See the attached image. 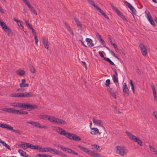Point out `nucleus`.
<instances>
[{
  "mask_svg": "<svg viewBox=\"0 0 157 157\" xmlns=\"http://www.w3.org/2000/svg\"><path fill=\"white\" fill-rule=\"evenodd\" d=\"M99 54L100 55V56L101 58H103V59L105 58L104 55L101 51H100L99 52Z\"/></svg>",
  "mask_w": 157,
  "mask_h": 157,
  "instance_id": "nucleus-63",
  "label": "nucleus"
},
{
  "mask_svg": "<svg viewBox=\"0 0 157 157\" xmlns=\"http://www.w3.org/2000/svg\"><path fill=\"white\" fill-rule=\"evenodd\" d=\"M57 155L61 157H66L67 156L65 154L59 151H58Z\"/></svg>",
  "mask_w": 157,
  "mask_h": 157,
  "instance_id": "nucleus-40",
  "label": "nucleus"
},
{
  "mask_svg": "<svg viewBox=\"0 0 157 157\" xmlns=\"http://www.w3.org/2000/svg\"><path fill=\"white\" fill-rule=\"evenodd\" d=\"M93 121L95 125H98L100 126H102L103 123L101 120H97L95 117L93 118Z\"/></svg>",
  "mask_w": 157,
  "mask_h": 157,
  "instance_id": "nucleus-11",
  "label": "nucleus"
},
{
  "mask_svg": "<svg viewBox=\"0 0 157 157\" xmlns=\"http://www.w3.org/2000/svg\"><path fill=\"white\" fill-rule=\"evenodd\" d=\"M4 30L6 33L9 36H12L13 34V32L11 29H10L7 26L5 27Z\"/></svg>",
  "mask_w": 157,
  "mask_h": 157,
  "instance_id": "nucleus-13",
  "label": "nucleus"
},
{
  "mask_svg": "<svg viewBox=\"0 0 157 157\" xmlns=\"http://www.w3.org/2000/svg\"><path fill=\"white\" fill-rule=\"evenodd\" d=\"M74 20L77 26L81 30H82V24L76 17L74 18Z\"/></svg>",
  "mask_w": 157,
  "mask_h": 157,
  "instance_id": "nucleus-17",
  "label": "nucleus"
},
{
  "mask_svg": "<svg viewBox=\"0 0 157 157\" xmlns=\"http://www.w3.org/2000/svg\"><path fill=\"white\" fill-rule=\"evenodd\" d=\"M139 46L142 55L144 56H145L147 54V51L145 45L143 44H139Z\"/></svg>",
  "mask_w": 157,
  "mask_h": 157,
  "instance_id": "nucleus-7",
  "label": "nucleus"
},
{
  "mask_svg": "<svg viewBox=\"0 0 157 157\" xmlns=\"http://www.w3.org/2000/svg\"><path fill=\"white\" fill-rule=\"evenodd\" d=\"M33 96V94L32 92H25L24 93H22V97L29 98Z\"/></svg>",
  "mask_w": 157,
  "mask_h": 157,
  "instance_id": "nucleus-14",
  "label": "nucleus"
},
{
  "mask_svg": "<svg viewBox=\"0 0 157 157\" xmlns=\"http://www.w3.org/2000/svg\"><path fill=\"white\" fill-rule=\"evenodd\" d=\"M40 148V147L37 145H34L32 144L30 148L33 149L37 150L39 151V149Z\"/></svg>",
  "mask_w": 157,
  "mask_h": 157,
  "instance_id": "nucleus-36",
  "label": "nucleus"
},
{
  "mask_svg": "<svg viewBox=\"0 0 157 157\" xmlns=\"http://www.w3.org/2000/svg\"><path fill=\"white\" fill-rule=\"evenodd\" d=\"M49 116L45 114H40L38 115V117L40 119H48Z\"/></svg>",
  "mask_w": 157,
  "mask_h": 157,
  "instance_id": "nucleus-25",
  "label": "nucleus"
},
{
  "mask_svg": "<svg viewBox=\"0 0 157 157\" xmlns=\"http://www.w3.org/2000/svg\"><path fill=\"white\" fill-rule=\"evenodd\" d=\"M117 14L122 19L126 21H127V19L121 13V12L120 11L119 13H117Z\"/></svg>",
  "mask_w": 157,
  "mask_h": 157,
  "instance_id": "nucleus-41",
  "label": "nucleus"
},
{
  "mask_svg": "<svg viewBox=\"0 0 157 157\" xmlns=\"http://www.w3.org/2000/svg\"><path fill=\"white\" fill-rule=\"evenodd\" d=\"M124 2L126 3V6L129 8L132 11V14L136 15V11L134 8L129 3L126 1H124Z\"/></svg>",
  "mask_w": 157,
  "mask_h": 157,
  "instance_id": "nucleus-9",
  "label": "nucleus"
},
{
  "mask_svg": "<svg viewBox=\"0 0 157 157\" xmlns=\"http://www.w3.org/2000/svg\"><path fill=\"white\" fill-rule=\"evenodd\" d=\"M149 147L150 150L153 152L154 154H155L156 152H157V150L154 147L150 145L149 146Z\"/></svg>",
  "mask_w": 157,
  "mask_h": 157,
  "instance_id": "nucleus-45",
  "label": "nucleus"
},
{
  "mask_svg": "<svg viewBox=\"0 0 157 157\" xmlns=\"http://www.w3.org/2000/svg\"><path fill=\"white\" fill-rule=\"evenodd\" d=\"M103 59L105 61H107L111 65L113 66L115 65V64L109 58L105 57V58H104Z\"/></svg>",
  "mask_w": 157,
  "mask_h": 157,
  "instance_id": "nucleus-33",
  "label": "nucleus"
},
{
  "mask_svg": "<svg viewBox=\"0 0 157 157\" xmlns=\"http://www.w3.org/2000/svg\"><path fill=\"white\" fill-rule=\"evenodd\" d=\"M57 147H59L62 151L67 153L69 149V148L66 147L64 146L61 145H58Z\"/></svg>",
  "mask_w": 157,
  "mask_h": 157,
  "instance_id": "nucleus-22",
  "label": "nucleus"
},
{
  "mask_svg": "<svg viewBox=\"0 0 157 157\" xmlns=\"http://www.w3.org/2000/svg\"><path fill=\"white\" fill-rule=\"evenodd\" d=\"M32 144H30L28 143H25V144H23L21 145L22 146V147L24 148L25 147V146L27 148H31Z\"/></svg>",
  "mask_w": 157,
  "mask_h": 157,
  "instance_id": "nucleus-34",
  "label": "nucleus"
},
{
  "mask_svg": "<svg viewBox=\"0 0 157 157\" xmlns=\"http://www.w3.org/2000/svg\"><path fill=\"white\" fill-rule=\"evenodd\" d=\"M32 31V33H33L34 35V36H36L37 34H36V32L34 30L33 28H32V29H31Z\"/></svg>",
  "mask_w": 157,
  "mask_h": 157,
  "instance_id": "nucleus-62",
  "label": "nucleus"
},
{
  "mask_svg": "<svg viewBox=\"0 0 157 157\" xmlns=\"http://www.w3.org/2000/svg\"><path fill=\"white\" fill-rule=\"evenodd\" d=\"M105 85L107 87H109V85L110 83V81L109 79H107L105 81Z\"/></svg>",
  "mask_w": 157,
  "mask_h": 157,
  "instance_id": "nucleus-51",
  "label": "nucleus"
},
{
  "mask_svg": "<svg viewBox=\"0 0 157 157\" xmlns=\"http://www.w3.org/2000/svg\"><path fill=\"white\" fill-rule=\"evenodd\" d=\"M0 143L2 144L3 145L5 146L8 149L11 150L10 146L6 144L4 141L2 140L1 139H0Z\"/></svg>",
  "mask_w": 157,
  "mask_h": 157,
  "instance_id": "nucleus-31",
  "label": "nucleus"
},
{
  "mask_svg": "<svg viewBox=\"0 0 157 157\" xmlns=\"http://www.w3.org/2000/svg\"><path fill=\"white\" fill-rule=\"evenodd\" d=\"M20 115L23 114V115H27L28 114V112L26 111H21L20 113Z\"/></svg>",
  "mask_w": 157,
  "mask_h": 157,
  "instance_id": "nucleus-59",
  "label": "nucleus"
},
{
  "mask_svg": "<svg viewBox=\"0 0 157 157\" xmlns=\"http://www.w3.org/2000/svg\"><path fill=\"white\" fill-rule=\"evenodd\" d=\"M99 41V42L102 44L104 45L105 43V41L102 38H100L98 39Z\"/></svg>",
  "mask_w": 157,
  "mask_h": 157,
  "instance_id": "nucleus-60",
  "label": "nucleus"
},
{
  "mask_svg": "<svg viewBox=\"0 0 157 157\" xmlns=\"http://www.w3.org/2000/svg\"><path fill=\"white\" fill-rule=\"evenodd\" d=\"M12 129H11L10 130L12 131L13 132H14L15 133H17L18 134H21V133L19 130H16L14 129H13V128L12 127Z\"/></svg>",
  "mask_w": 157,
  "mask_h": 157,
  "instance_id": "nucleus-50",
  "label": "nucleus"
},
{
  "mask_svg": "<svg viewBox=\"0 0 157 157\" xmlns=\"http://www.w3.org/2000/svg\"><path fill=\"white\" fill-rule=\"evenodd\" d=\"M150 23L154 27L155 26V23L154 21L152 20H150L149 21Z\"/></svg>",
  "mask_w": 157,
  "mask_h": 157,
  "instance_id": "nucleus-57",
  "label": "nucleus"
},
{
  "mask_svg": "<svg viewBox=\"0 0 157 157\" xmlns=\"http://www.w3.org/2000/svg\"><path fill=\"white\" fill-rule=\"evenodd\" d=\"M43 43L45 48L46 49H48V48L49 46L48 40L46 39H44L43 40Z\"/></svg>",
  "mask_w": 157,
  "mask_h": 157,
  "instance_id": "nucleus-27",
  "label": "nucleus"
},
{
  "mask_svg": "<svg viewBox=\"0 0 157 157\" xmlns=\"http://www.w3.org/2000/svg\"><path fill=\"white\" fill-rule=\"evenodd\" d=\"M69 153H71L73 155H78V153L77 152L75 151L74 150L71 149L70 148L69 149L68 152Z\"/></svg>",
  "mask_w": 157,
  "mask_h": 157,
  "instance_id": "nucleus-39",
  "label": "nucleus"
},
{
  "mask_svg": "<svg viewBox=\"0 0 157 157\" xmlns=\"http://www.w3.org/2000/svg\"><path fill=\"white\" fill-rule=\"evenodd\" d=\"M78 147L80 149H81L84 152H85V153L86 152V151L88 149L87 148H86V147H83L81 145H78Z\"/></svg>",
  "mask_w": 157,
  "mask_h": 157,
  "instance_id": "nucleus-37",
  "label": "nucleus"
},
{
  "mask_svg": "<svg viewBox=\"0 0 157 157\" xmlns=\"http://www.w3.org/2000/svg\"><path fill=\"white\" fill-rule=\"evenodd\" d=\"M95 35L98 39L101 37V35L97 32L95 33Z\"/></svg>",
  "mask_w": 157,
  "mask_h": 157,
  "instance_id": "nucleus-58",
  "label": "nucleus"
},
{
  "mask_svg": "<svg viewBox=\"0 0 157 157\" xmlns=\"http://www.w3.org/2000/svg\"><path fill=\"white\" fill-rule=\"evenodd\" d=\"M18 152L20 154L23 156H24L26 154V152H24L22 150L20 149L18 150Z\"/></svg>",
  "mask_w": 157,
  "mask_h": 157,
  "instance_id": "nucleus-43",
  "label": "nucleus"
},
{
  "mask_svg": "<svg viewBox=\"0 0 157 157\" xmlns=\"http://www.w3.org/2000/svg\"><path fill=\"white\" fill-rule=\"evenodd\" d=\"M26 26L27 27L30 29L33 28L31 25L29 23V22H28L26 20H25Z\"/></svg>",
  "mask_w": 157,
  "mask_h": 157,
  "instance_id": "nucleus-47",
  "label": "nucleus"
},
{
  "mask_svg": "<svg viewBox=\"0 0 157 157\" xmlns=\"http://www.w3.org/2000/svg\"><path fill=\"white\" fill-rule=\"evenodd\" d=\"M151 88L153 91L156 90L154 84H152L151 85Z\"/></svg>",
  "mask_w": 157,
  "mask_h": 157,
  "instance_id": "nucleus-64",
  "label": "nucleus"
},
{
  "mask_svg": "<svg viewBox=\"0 0 157 157\" xmlns=\"http://www.w3.org/2000/svg\"><path fill=\"white\" fill-rule=\"evenodd\" d=\"M30 71L33 73H35V70L33 66H30Z\"/></svg>",
  "mask_w": 157,
  "mask_h": 157,
  "instance_id": "nucleus-54",
  "label": "nucleus"
},
{
  "mask_svg": "<svg viewBox=\"0 0 157 157\" xmlns=\"http://www.w3.org/2000/svg\"><path fill=\"white\" fill-rule=\"evenodd\" d=\"M91 148L93 149L94 151H96L98 150L100 147L96 144L92 145H91Z\"/></svg>",
  "mask_w": 157,
  "mask_h": 157,
  "instance_id": "nucleus-28",
  "label": "nucleus"
},
{
  "mask_svg": "<svg viewBox=\"0 0 157 157\" xmlns=\"http://www.w3.org/2000/svg\"><path fill=\"white\" fill-rule=\"evenodd\" d=\"M10 96L14 97H22V93L12 94L10 95Z\"/></svg>",
  "mask_w": 157,
  "mask_h": 157,
  "instance_id": "nucleus-29",
  "label": "nucleus"
},
{
  "mask_svg": "<svg viewBox=\"0 0 157 157\" xmlns=\"http://www.w3.org/2000/svg\"><path fill=\"white\" fill-rule=\"evenodd\" d=\"M116 152L121 156L124 155L126 149L124 147L118 146L114 148Z\"/></svg>",
  "mask_w": 157,
  "mask_h": 157,
  "instance_id": "nucleus-5",
  "label": "nucleus"
},
{
  "mask_svg": "<svg viewBox=\"0 0 157 157\" xmlns=\"http://www.w3.org/2000/svg\"><path fill=\"white\" fill-rule=\"evenodd\" d=\"M50 117L51 116H49L48 118V120L50 122L63 125H65L67 124L65 121H63L61 119L55 118L53 117H52L51 118H50Z\"/></svg>",
  "mask_w": 157,
  "mask_h": 157,
  "instance_id": "nucleus-2",
  "label": "nucleus"
},
{
  "mask_svg": "<svg viewBox=\"0 0 157 157\" xmlns=\"http://www.w3.org/2000/svg\"><path fill=\"white\" fill-rule=\"evenodd\" d=\"M25 3L26 5L28 6V7L30 9L32 6L28 2L27 0H23Z\"/></svg>",
  "mask_w": 157,
  "mask_h": 157,
  "instance_id": "nucleus-49",
  "label": "nucleus"
},
{
  "mask_svg": "<svg viewBox=\"0 0 157 157\" xmlns=\"http://www.w3.org/2000/svg\"><path fill=\"white\" fill-rule=\"evenodd\" d=\"M110 5L112 7L113 9V10H115L117 13H119V12L120 11L117 8V7L114 6L113 5L112 3H110Z\"/></svg>",
  "mask_w": 157,
  "mask_h": 157,
  "instance_id": "nucleus-46",
  "label": "nucleus"
},
{
  "mask_svg": "<svg viewBox=\"0 0 157 157\" xmlns=\"http://www.w3.org/2000/svg\"><path fill=\"white\" fill-rule=\"evenodd\" d=\"M92 156L94 157H102L101 155H100V154H99L98 153H95L94 152Z\"/></svg>",
  "mask_w": 157,
  "mask_h": 157,
  "instance_id": "nucleus-53",
  "label": "nucleus"
},
{
  "mask_svg": "<svg viewBox=\"0 0 157 157\" xmlns=\"http://www.w3.org/2000/svg\"><path fill=\"white\" fill-rule=\"evenodd\" d=\"M153 115L155 117V118L157 119V112H154L153 113Z\"/></svg>",
  "mask_w": 157,
  "mask_h": 157,
  "instance_id": "nucleus-61",
  "label": "nucleus"
},
{
  "mask_svg": "<svg viewBox=\"0 0 157 157\" xmlns=\"http://www.w3.org/2000/svg\"><path fill=\"white\" fill-rule=\"evenodd\" d=\"M19 107L23 108L24 110L27 109L29 111H31L35 109H37V106L36 105H32L29 103L25 104L19 102Z\"/></svg>",
  "mask_w": 157,
  "mask_h": 157,
  "instance_id": "nucleus-1",
  "label": "nucleus"
},
{
  "mask_svg": "<svg viewBox=\"0 0 157 157\" xmlns=\"http://www.w3.org/2000/svg\"><path fill=\"white\" fill-rule=\"evenodd\" d=\"M25 71L21 69H19L17 71V74L20 76H23L25 74Z\"/></svg>",
  "mask_w": 157,
  "mask_h": 157,
  "instance_id": "nucleus-26",
  "label": "nucleus"
},
{
  "mask_svg": "<svg viewBox=\"0 0 157 157\" xmlns=\"http://www.w3.org/2000/svg\"><path fill=\"white\" fill-rule=\"evenodd\" d=\"M13 20L17 23L18 25L19 26V27H21L22 29H23V27L22 26V24H21L22 22L20 20H16L15 17H13Z\"/></svg>",
  "mask_w": 157,
  "mask_h": 157,
  "instance_id": "nucleus-35",
  "label": "nucleus"
},
{
  "mask_svg": "<svg viewBox=\"0 0 157 157\" xmlns=\"http://www.w3.org/2000/svg\"><path fill=\"white\" fill-rule=\"evenodd\" d=\"M89 2L93 6H94L99 12L102 15L105 13L97 5L95 4L91 0H88Z\"/></svg>",
  "mask_w": 157,
  "mask_h": 157,
  "instance_id": "nucleus-8",
  "label": "nucleus"
},
{
  "mask_svg": "<svg viewBox=\"0 0 157 157\" xmlns=\"http://www.w3.org/2000/svg\"><path fill=\"white\" fill-rule=\"evenodd\" d=\"M64 24L66 28L68 30V31L71 33V34L72 35H74V33L72 30L71 27L66 22H64Z\"/></svg>",
  "mask_w": 157,
  "mask_h": 157,
  "instance_id": "nucleus-20",
  "label": "nucleus"
},
{
  "mask_svg": "<svg viewBox=\"0 0 157 157\" xmlns=\"http://www.w3.org/2000/svg\"><path fill=\"white\" fill-rule=\"evenodd\" d=\"M92 131H91L90 133L92 135H96L98 133L99 135H100L101 133L99 132L98 129L96 128H91Z\"/></svg>",
  "mask_w": 157,
  "mask_h": 157,
  "instance_id": "nucleus-15",
  "label": "nucleus"
},
{
  "mask_svg": "<svg viewBox=\"0 0 157 157\" xmlns=\"http://www.w3.org/2000/svg\"><path fill=\"white\" fill-rule=\"evenodd\" d=\"M19 102H14L10 103V105L14 107H19Z\"/></svg>",
  "mask_w": 157,
  "mask_h": 157,
  "instance_id": "nucleus-42",
  "label": "nucleus"
},
{
  "mask_svg": "<svg viewBox=\"0 0 157 157\" xmlns=\"http://www.w3.org/2000/svg\"><path fill=\"white\" fill-rule=\"evenodd\" d=\"M63 135L70 139L76 141H79L81 140V138L77 136L74 134L66 132V131H65Z\"/></svg>",
  "mask_w": 157,
  "mask_h": 157,
  "instance_id": "nucleus-4",
  "label": "nucleus"
},
{
  "mask_svg": "<svg viewBox=\"0 0 157 157\" xmlns=\"http://www.w3.org/2000/svg\"><path fill=\"white\" fill-rule=\"evenodd\" d=\"M38 128H47L48 127L46 125L41 126L39 123V125Z\"/></svg>",
  "mask_w": 157,
  "mask_h": 157,
  "instance_id": "nucleus-55",
  "label": "nucleus"
},
{
  "mask_svg": "<svg viewBox=\"0 0 157 157\" xmlns=\"http://www.w3.org/2000/svg\"><path fill=\"white\" fill-rule=\"evenodd\" d=\"M64 24L66 28L68 30V31L71 33V34L72 35H74V33L72 30L71 27L66 22H64Z\"/></svg>",
  "mask_w": 157,
  "mask_h": 157,
  "instance_id": "nucleus-19",
  "label": "nucleus"
},
{
  "mask_svg": "<svg viewBox=\"0 0 157 157\" xmlns=\"http://www.w3.org/2000/svg\"><path fill=\"white\" fill-rule=\"evenodd\" d=\"M145 13L146 14L147 18L149 21L152 19V17L148 11L146 10L145 11Z\"/></svg>",
  "mask_w": 157,
  "mask_h": 157,
  "instance_id": "nucleus-30",
  "label": "nucleus"
},
{
  "mask_svg": "<svg viewBox=\"0 0 157 157\" xmlns=\"http://www.w3.org/2000/svg\"><path fill=\"white\" fill-rule=\"evenodd\" d=\"M12 108H4L2 109V110L4 111L7 112L8 113H11V110Z\"/></svg>",
  "mask_w": 157,
  "mask_h": 157,
  "instance_id": "nucleus-38",
  "label": "nucleus"
},
{
  "mask_svg": "<svg viewBox=\"0 0 157 157\" xmlns=\"http://www.w3.org/2000/svg\"><path fill=\"white\" fill-rule=\"evenodd\" d=\"M123 91L124 95L125 97L128 96L129 95V90L126 83H124L123 86Z\"/></svg>",
  "mask_w": 157,
  "mask_h": 157,
  "instance_id": "nucleus-6",
  "label": "nucleus"
},
{
  "mask_svg": "<svg viewBox=\"0 0 157 157\" xmlns=\"http://www.w3.org/2000/svg\"><path fill=\"white\" fill-rule=\"evenodd\" d=\"M38 37L37 35L34 36V39L35 40V43L36 44H37L38 42V39L37 38Z\"/></svg>",
  "mask_w": 157,
  "mask_h": 157,
  "instance_id": "nucleus-56",
  "label": "nucleus"
},
{
  "mask_svg": "<svg viewBox=\"0 0 157 157\" xmlns=\"http://www.w3.org/2000/svg\"><path fill=\"white\" fill-rule=\"evenodd\" d=\"M26 123L30 124L33 126L36 127H38L39 125V123L34 121H28Z\"/></svg>",
  "mask_w": 157,
  "mask_h": 157,
  "instance_id": "nucleus-23",
  "label": "nucleus"
},
{
  "mask_svg": "<svg viewBox=\"0 0 157 157\" xmlns=\"http://www.w3.org/2000/svg\"><path fill=\"white\" fill-rule=\"evenodd\" d=\"M21 111L19 110H16L12 108L11 113L16 114L18 115H20Z\"/></svg>",
  "mask_w": 157,
  "mask_h": 157,
  "instance_id": "nucleus-32",
  "label": "nucleus"
},
{
  "mask_svg": "<svg viewBox=\"0 0 157 157\" xmlns=\"http://www.w3.org/2000/svg\"><path fill=\"white\" fill-rule=\"evenodd\" d=\"M51 147H48L43 148L40 147L39 152H51Z\"/></svg>",
  "mask_w": 157,
  "mask_h": 157,
  "instance_id": "nucleus-21",
  "label": "nucleus"
},
{
  "mask_svg": "<svg viewBox=\"0 0 157 157\" xmlns=\"http://www.w3.org/2000/svg\"><path fill=\"white\" fill-rule=\"evenodd\" d=\"M86 153L88 154L89 155L93 156L94 152L91 150L88 149Z\"/></svg>",
  "mask_w": 157,
  "mask_h": 157,
  "instance_id": "nucleus-52",
  "label": "nucleus"
},
{
  "mask_svg": "<svg viewBox=\"0 0 157 157\" xmlns=\"http://www.w3.org/2000/svg\"><path fill=\"white\" fill-rule=\"evenodd\" d=\"M26 80L25 79H22L21 80V83L19 84L20 86L21 87H28L29 86V84L28 83H25V82Z\"/></svg>",
  "mask_w": 157,
  "mask_h": 157,
  "instance_id": "nucleus-16",
  "label": "nucleus"
},
{
  "mask_svg": "<svg viewBox=\"0 0 157 157\" xmlns=\"http://www.w3.org/2000/svg\"><path fill=\"white\" fill-rule=\"evenodd\" d=\"M117 76H116L114 74L113 76V80L115 83H117L118 82V78Z\"/></svg>",
  "mask_w": 157,
  "mask_h": 157,
  "instance_id": "nucleus-48",
  "label": "nucleus"
},
{
  "mask_svg": "<svg viewBox=\"0 0 157 157\" xmlns=\"http://www.w3.org/2000/svg\"><path fill=\"white\" fill-rule=\"evenodd\" d=\"M50 150H51V152H50L52 153V154H55V155L57 154L58 151V150H57L55 149L52 148H51Z\"/></svg>",
  "mask_w": 157,
  "mask_h": 157,
  "instance_id": "nucleus-44",
  "label": "nucleus"
},
{
  "mask_svg": "<svg viewBox=\"0 0 157 157\" xmlns=\"http://www.w3.org/2000/svg\"><path fill=\"white\" fill-rule=\"evenodd\" d=\"M0 127H2L3 128H5L7 130H10L12 129V126H9L6 124H1L0 125Z\"/></svg>",
  "mask_w": 157,
  "mask_h": 157,
  "instance_id": "nucleus-18",
  "label": "nucleus"
},
{
  "mask_svg": "<svg viewBox=\"0 0 157 157\" xmlns=\"http://www.w3.org/2000/svg\"><path fill=\"white\" fill-rule=\"evenodd\" d=\"M107 89L113 97L114 98L116 99L117 97L116 95V94L117 93V91H114L112 88H110V87H109Z\"/></svg>",
  "mask_w": 157,
  "mask_h": 157,
  "instance_id": "nucleus-12",
  "label": "nucleus"
},
{
  "mask_svg": "<svg viewBox=\"0 0 157 157\" xmlns=\"http://www.w3.org/2000/svg\"><path fill=\"white\" fill-rule=\"evenodd\" d=\"M53 130H55L60 135H63L65 132V130L63 129L62 128L59 127H55Z\"/></svg>",
  "mask_w": 157,
  "mask_h": 157,
  "instance_id": "nucleus-10",
  "label": "nucleus"
},
{
  "mask_svg": "<svg viewBox=\"0 0 157 157\" xmlns=\"http://www.w3.org/2000/svg\"><path fill=\"white\" fill-rule=\"evenodd\" d=\"M86 41L88 42L87 44H89V46L90 47H93L94 44L92 43V40L91 39L89 38H86Z\"/></svg>",
  "mask_w": 157,
  "mask_h": 157,
  "instance_id": "nucleus-24",
  "label": "nucleus"
},
{
  "mask_svg": "<svg viewBox=\"0 0 157 157\" xmlns=\"http://www.w3.org/2000/svg\"><path fill=\"white\" fill-rule=\"evenodd\" d=\"M125 133L128 136L129 138L132 140L137 142L140 146L143 145L142 142L139 138L128 131H126Z\"/></svg>",
  "mask_w": 157,
  "mask_h": 157,
  "instance_id": "nucleus-3",
  "label": "nucleus"
}]
</instances>
